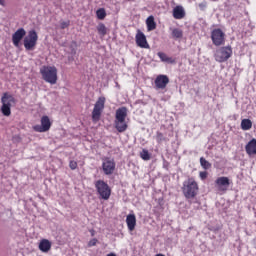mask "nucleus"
Here are the masks:
<instances>
[{
  "label": "nucleus",
  "instance_id": "obj_1",
  "mask_svg": "<svg viewBox=\"0 0 256 256\" xmlns=\"http://www.w3.org/2000/svg\"><path fill=\"white\" fill-rule=\"evenodd\" d=\"M125 119H127V108H118L115 116V128L119 133H125L127 131V121Z\"/></svg>",
  "mask_w": 256,
  "mask_h": 256
},
{
  "label": "nucleus",
  "instance_id": "obj_2",
  "mask_svg": "<svg viewBox=\"0 0 256 256\" xmlns=\"http://www.w3.org/2000/svg\"><path fill=\"white\" fill-rule=\"evenodd\" d=\"M197 191H199V185L197 184L194 178H188L187 181H184L182 192L186 199L195 198L197 195Z\"/></svg>",
  "mask_w": 256,
  "mask_h": 256
},
{
  "label": "nucleus",
  "instance_id": "obj_3",
  "mask_svg": "<svg viewBox=\"0 0 256 256\" xmlns=\"http://www.w3.org/2000/svg\"><path fill=\"white\" fill-rule=\"evenodd\" d=\"M42 79L50 85H55L57 83V68L54 66H43L40 69Z\"/></svg>",
  "mask_w": 256,
  "mask_h": 256
},
{
  "label": "nucleus",
  "instance_id": "obj_4",
  "mask_svg": "<svg viewBox=\"0 0 256 256\" xmlns=\"http://www.w3.org/2000/svg\"><path fill=\"white\" fill-rule=\"evenodd\" d=\"M1 113L4 115V117H9L11 115V107H14L16 101L15 97L13 95L5 92L1 98Z\"/></svg>",
  "mask_w": 256,
  "mask_h": 256
},
{
  "label": "nucleus",
  "instance_id": "obj_5",
  "mask_svg": "<svg viewBox=\"0 0 256 256\" xmlns=\"http://www.w3.org/2000/svg\"><path fill=\"white\" fill-rule=\"evenodd\" d=\"M94 185L100 199H104V201H107L109 197H111V187H109V184H107V182L103 180H97Z\"/></svg>",
  "mask_w": 256,
  "mask_h": 256
},
{
  "label": "nucleus",
  "instance_id": "obj_6",
  "mask_svg": "<svg viewBox=\"0 0 256 256\" xmlns=\"http://www.w3.org/2000/svg\"><path fill=\"white\" fill-rule=\"evenodd\" d=\"M231 55H233L231 46H224L216 50L214 57L218 63H225V61L231 59Z\"/></svg>",
  "mask_w": 256,
  "mask_h": 256
},
{
  "label": "nucleus",
  "instance_id": "obj_7",
  "mask_svg": "<svg viewBox=\"0 0 256 256\" xmlns=\"http://www.w3.org/2000/svg\"><path fill=\"white\" fill-rule=\"evenodd\" d=\"M39 36L37 35V31L30 30L28 35L24 38V47L26 51H33L35 49V45H37V41Z\"/></svg>",
  "mask_w": 256,
  "mask_h": 256
},
{
  "label": "nucleus",
  "instance_id": "obj_8",
  "mask_svg": "<svg viewBox=\"0 0 256 256\" xmlns=\"http://www.w3.org/2000/svg\"><path fill=\"white\" fill-rule=\"evenodd\" d=\"M103 109H105V97H100L94 105V109L92 111V120L94 123H97L99 119H101V113H103Z\"/></svg>",
  "mask_w": 256,
  "mask_h": 256
},
{
  "label": "nucleus",
  "instance_id": "obj_9",
  "mask_svg": "<svg viewBox=\"0 0 256 256\" xmlns=\"http://www.w3.org/2000/svg\"><path fill=\"white\" fill-rule=\"evenodd\" d=\"M212 42L219 47L225 43V33H223L222 29H215L211 34Z\"/></svg>",
  "mask_w": 256,
  "mask_h": 256
},
{
  "label": "nucleus",
  "instance_id": "obj_10",
  "mask_svg": "<svg viewBox=\"0 0 256 256\" xmlns=\"http://www.w3.org/2000/svg\"><path fill=\"white\" fill-rule=\"evenodd\" d=\"M34 131L37 133H45L51 129V120H49V116H43L41 118V125L33 126Z\"/></svg>",
  "mask_w": 256,
  "mask_h": 256
},
{
  "label": "nucleus",
  "instance_id": "obj_11",
  "mask_svg": "<svg viewBox=\"0 0 256 256\" xmlns=\"http://www.w3.org/2000/svg\"><path fill=\"white\" fill-rule=\"evenodd\" d=\"M102 169L106 175H113L115 172V160L111 158L104 159L102 163Z\"/></svg>",
  "mask_w": 256,
  "mask_h": 256
},
{
  "label": "nucleus",
  "instance_id": "obj_12",
  "mask_svg": "<svg viewBox=\"0 0 256 256\" xmlns=\"http://www.w3.org/2000/svg\"><path fill=\"white\" fill-rule=\"evenodd\" d=\"M27 35V32L24 28H19L13 35H12V43L15 47H19V43H21L23 37Z\"/></svg>",
  "mask_w": 256,
  "mask_h": 256
},
{
  "label": "nucleus",
  "instance_id": "obj_13",
  "mask_svg": "<svg viewBox=\"0 0 256 256\" xmlns=\"http://www.w3.org/2000/svg\"><path fill=\"white\" fill-rule=\"evenodd\" d=\"M136 45H138V47H141V49H149V43H147V37L140 30H138L136 34Z\"/></svg>",
  "mask_w": 256,
  "mask_h": 256
},
{
  "label": "nucleus",
  "instance_id": "obj_14",
  "mask_svg": "<svg viewBox=\"0 0 256 256\" xmlns=\"http://www.w3.org/2000/svg\"><path fill=\"white\" fill-rule=\"evenodd\" d=\"M154 83L157 89H165L169 85V77L167 75H158Z\"/></svg>",
  "mask_w": 256,
  "mask_h": 256
},
{
  "label": "nucleus",
  "instance_id": "obj_15",
  "mask_svg": "<svg viewBox=\"0 0 256 256\" xmlns=\"http://www.w3.org/2000/svg\"><path fill=\"white\" fill-rule=\"evenodd\" d=\"M229 185H231V183L229 182L228 177L223 176L216 179V186L218 187L219 191H227Z\"/></svg>",
  "mask_w": 256,
  "mask_h": 256
},
{
  "label": "nucleus",
  "instance_id": "obj_16",
  "mask_svg": "<svg viewBox=\"0 0 256 256\" xmlns=\"http://www.w3.org/2000/svg\"><path fill=\"white\" fill-rule=\"evenodd\" d=\"M51 247V241L47 239H42L38 245V248L42 253H49L51 251Z\"/></svg>",
  "mask_w": 256,
  "mask_h": 256
},
{
  "label": "nucleus",
  "instance_id": "obj_17",
  "mask_svg": "<svg viewBox=\"0 0 256 256\" xmlns=\"http://www.w3.org/2000/svg\"><path fill=\"white\" fill-rule=\"evenodd\" d=\"M247 155H256V139L253 138L245 146Z\"/></svg>",
  "mask_w": 256,
  "mask_h": 256
},
{
  "label": "nucleus",
  "instance_id": "obj_18",
  "mask_svg": "<svg viewBox=\"0 0 256 256\" xmlns=\"http://www.w3.org/2000/svg\"><path fill=\"white\" fill-rule=\"evenodd\" d=\"M126 223L129 231H133L135 229V225H137V218H135V214H129L126 218Z\"/></svg>",
  "mask_w": 256,
  "mask_h": 256
},
{
  "label": "nucleus",
  "instance_id": "obj_19",
  "mask_svg": "<svg viewBox=\"0 0 256 256\" xmlns=\"http://www.w3.org/2000/svg\"><path fill=\"white\" fill-rule=\"evenodd\" d=\"M173 17L174 19H183L185 17V9L182 6H176L173 9Z\"/></svg>",
  "mask_w": 256,
  "mask_h": 256
},
{
  "label": "nucleus",
  "instance_id": "obj_20",
  "mask_svg": "<svg viewBox=\"0 0 256 256\" xmlns=\"http://www.w3.org/2000/svg\"><path fill=\"white\" fill-rule=\"evenodd\" d=\"M147 31H155L157 29V23L155 22V17L149 16L146 19Z\"/></svg>",
  "mask_w": 256,
  "mask_h": 256
},
{
  "label": "nucleus",
  "instance_id": "obj_21",
  "mask_svg": "<svg viewBox=\"0 0 256 256\" xmlns=\"http://www.w3.org/2000/svg\"><path fill=\"white\" fill-rule=\"evenodd\" d=\"M253 127V122L250 119H243L241 121V128L243 131H249Z\"/></svg>",
  "mask_w": 256,
  "mask_h": 256
},
{
  "label": "nucleus",
  "instance_id": "obj_22",
  "mask_svg": "<svg viewBox=\"0 0 256 256\" xmlns=\"http://www.w3.org/2000/svg\"><path fill=\"white\" fill-rule=\"evenodd\" d=\"M172 30V37L174 39H181L183 37V30L179 28H170Z\"/></svg>",
  "mask_w": 256,
  "mask_h": 256
},
{
  "label": "nucleus",
  "instance_id": "obj_23",
  "mask_svg": "<svg viewBox=\"0 0 256 256\" xmlns=\"http://www.w3.org/2000/svg\"><path fill=\"white\" fill-rule=\"evenodd\" d=\"M97 31L102 37H105V35H107V27L103 23L98 24Z\"/></svg>",
  "mask_w": 256,
  "mask_h": 256
},
{
  "label": "nucleus",
  "instance_id": "obj_24",
  "mask_svg": "<svg viewBox=\"0 0 256 256\" xmlns=\"http://www.w3.org/2000/svg\"><path fill=\"white\" fill-rule=\"evenodd\" d=\"M140 157L143 159V161H149V159H151V154H149L148 150L143 149L140 152Z\"/></svg>",
  "mask_w": 256,
  "mask_h": 256
},
{
  "label": "nucleus",
  "instance_id": "obj_25",
  "mask_svg": "<svg viewBox=\"0 0 256 256\" xmlns=\"http://www.w3.org/2000/svg\"><path fill=\"white\" fill-rule=\"evenodd\" d=\"M158 57L163 61V63H171V58L167 56V54L163 52H158Z\"/></svg>",
  "mask_w": 256,
  "mask_h": 256
},
{
  "label": "nucleus",
  "instance_id": "obj_26",
  "mask_svg": "<svg viewBox=\"0 0 256 256\" xmlns=\"http://www.w3.org/2000/svg\"><path fill=\"white\" fill-rule=\"evenodd\" d=\"M96 15L100 20H103L107 17V12H105V9L100 8L96 11Z\"/></svg>",
  "mask_w": 256,
  "mask_h": 256
},
{
  "label": "nucleus",
  "instance_id": "obj_27",
  "mask_svg": "<svg viewBox=\"0 0 256 256\" xmlns=\"http://www.w3.org/2000/svg\"><path fill=\"white\" fill-rule=\"evenodd\" d=\"M200 165L203 169H211V163L203 157L200 158Z\"/></svg>",
  "mask_w": 256,
  "mask_h": 256
},
{
  "label": "nucleus",
  "instance_id": "obj_28",
  "mask_svg": "<svg viewBox=\"0 0 256 256\" xmlns=\"http://www.w3.org/2000/svg\"><path fill=\"white\" fill-rule=\"evenodd\" d=\"M69 167H70V169H72V171H74V169H77V163L75 161L71 160L69 163Z\"/></svg>",
  "mask_w": 256,
  "mask_h": 256
},
{
  "label": "nucleus",
  "instance_id": "obj_29",
  "mask_svg": "<svg viewBox=\"0 0 256 256\" xmlns=\"http://www.w3.org/2000/svg\"><path fill=\"white\" fill-rule=\"evenodd\" d=\"M97 245V239H92L88 242V247H95Z\"/></svg>",
  "mask_w": 256,
  "mask_h": 256
},
{
  "label": "nucleus",
  "instance_id": "obj_30",
  "mask_svg": "<svg viewBox=\"0 0 256 256\" xmlns=\"http://www.w3.org/2000/svg\"><path fill=\"white\" fill-rule=\"evenodd\" d=\"M157 140L158 141H165V137L163 136V133H161V132L157 133Z\"/></svg>",
  "mask_w": 256,
  "mask_h": 256
},
{
  "label": "nucleus",
  "instance_id": "obj_31",
  "mask_svg": "<svg viewBox=\"0 0 256 256\" xmlns=\"http://www.w3.org/2000/svg\"><path fill=\"white\" fill-rule=\"evenodd\" d=\"M200 178L202 179V180H205V179H207V172H200Z\"/></svg>",
  "mask_w": 256,
  "mask_h": 256
},
{
  "label": "nucleus",
  "instance_id": "obj_32",
  "mask_svg": "<svg viewBox=\"0 0 256 256\" xmlns=\"http://www.w3.org/2000/svg\"><path fill=\"white\" fill-rule=\"evenodd\" d=\"M66 27H69V22H62L61 29H66Z\"/></svg>",
  "mask_w": 256,
  "mask_h": 256
},
{
  "label": "nucleus",
  "instance_id": "obj_33",
  "mask_svg": "<svg viewBox=\"0 0 256 256\" xmlns=\"http://www.w3.org/2000/svg\"><path fill=\"white\" fill-rule=\"evenodd\" d=\"M0 5H1V7H5V5H7V3L5 2V0H0Z\"/></svg>",
  "mask_w": 256,
  "mask_h": 256
},
{
  "label": "nucleus",
  "instance_id": "obj_34",
  "mask_svg": "<svg viewBox=\"0 0 256 256\" xmlns=\"http://www.w3.org/2000/svg\"><path fill=\"white\" fill-rule=\"evenodd\" d=\"M199 7H200V9H205V7H207V5L205 4V3H201V4H199Z\"/></svg>",
  "mask_w": 256,
  "mask_h": 256
},
{
  "label": "nucleus",
  "instance_id": "obj_35",
  "mask_svg": "<svg viewBox=\"0 0 256 256\" xmlns=\"http://www.w3.org/2000/svg\"><path fill=\"white\" fill-rule=\"evenodd\" d=\"M75 53H77V51L75 49H72V55H75Z\"/></svg>",
  "mask_w": 256,
  "mask_h": 256
},
{
  "label": "nucleus",
  "instance_id": "obj_36",
  "mask_svg": "<svg viewBox=\"0 0 256 256\" xmlns=\"http://www.w3.org/2000/svg\"><path fill=\"white\" fill-rule=\"evenodd\" d=\"M254 247L256 248V238L253 240Z\"/></svg>",
  "mask_w": 256,
  "mask_h": 256
},
{
  "label": "nucleus",
  "instance_id": "obj_37",
  "mask_svg": "<svg viewBox=\"0 0 256 256\" xmlns=\"http://www.w3.org/2000/svg\"><path fill=\"white\" fill-rule=\"evenodd\" d=\"M107 256H117V255H115V253H110Z\"/></svg>",
  "mask_w": 256,
  "mask_h": 256
},
{
  "label": "nucleus",
  "instance_id": "obj_38",
  "mask_svg": "<svg viewBox=\"0 0 256 256\" xmlns=\"http://www.w3.org/2000/svg\"><path fill=\"white\" fill-rule=\"evenodd\" d=\"M156 256H165V255H163V254H157Z\"/></svg>",
  "mask_w": 256,
  "mask_h": 256
}]
</instances>
